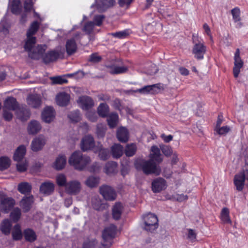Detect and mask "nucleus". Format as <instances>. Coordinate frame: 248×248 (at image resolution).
I'll list each match as a JSON object with an SVG mask.
<instances>
[{"label":"nucleus","instance_id":"f257e3e1","mask_svg":"<svg viewBox=\"0 0 248 248\" xmlns=\"http://www.w3.org/2000/svg\"><path fill=\"white\" fill-rule=\"evenodd\" d=\"M91 162V159L89 156L83 155L79 151L74 152L68 160L69 164L78 170H84Z\"/></svg>","mask_w":248,"mask_h":248},{"label":"nucleus","instance_id":"f03ea898","mask_svg":"<svg viewBox=\"0 0 248 248\" xmlns=\"http://www.w3.org/2000/svg\"><path fill=\"white\" fill-rule=\"evenodd\" d=\"M151 159L149 160L139 159L136 161L135 166L137 170H141L146 174L154 173L159 175L161 172V169Z\"/></svg>","mask_w":248,"mask_h":248},{"label":"nucleus","instance_id":"7ed1b4c3","mask_svg":"<svg viewBox=\"0 0 248 248\" xmlns=\"http://www.w3.org/2000/svg\"><path fill=\"white\" fill-rule=\"evenodd\" d=\"M116 231L117 228L114 225L111 224L106 227L102 232V241L99 248H110L113 243Z\"/></svg>","mask_w":248,"mask_h":248},{"label":"nucleus","instance_id":"20e7f679","mask_svg":"<svg viewBox=\"0 0 248 248\" xmlns=\"http://www.w3.org/2000/svg\"><path fill=\"white\" fill-rule=\"evenodd\" d=\"M192 40L194 45L193 47L192 52L194 57L198 60L203 59L204 55L206 52V46L203 44V41L200 39L197 35H193Z\"/></svg>","mask_w":248,"mask_h":248},{"label":"nucleus","instance_id":"39448f33","mask_svg":"<svg viewBox=\"0 0 248 248\" xmlns=\"http://www.w3.org/2000/svg\"><path fill=\"white\" fill-rule=\"evenodd\" d=\"M34 45L35 44H30L28 48H26L25 45H24V48L28 52L29 56L33 59L38 60L40 58L43 59V54L46 49V46L44 45H37L35 46Z\"/></svg>","mask_w":248,"mask_h":248},{"label":"nucleus","instance_id":"423d86ee","mask_svg":"<svg viewBox=\"0 0 248 248\" xmlns=\"http://www.w3.org/2000/svg\"><path fill=\"white\" fill-rule=\"evenodd\" d=\"M144 229L150 232L155 230L158 227V219L157 217L153 214L149 213L143 217Z\"/></svg>","mask_w":248,"mask_h":248},{"label":"nucleus","instance_id":"0eeeda50","mask_svg":"<svg viewBox=\"0 0 248 248\" xmlns=\"http://www.w3.org/2000/svg\"><path fill=\"white\" fill-rule=\"evenodd\" d=\"M246 179L248 180V165L245 166L243 171L234 176V183L237 190L241 191L243 189Z\"/></svg>","mask_w":248,"mask_h":248},{"label":"nucleus","instance_id":"6e6552de","mask_svg":"<svg viewBox=\"0 0 248 248\" xmlns=\"http://www.w3.org/2000/svg\"><path fill=\"white\" fill-rule=\"evenodd\" d=\"M39 27V23L37 21H34L31 25L27 32V39L25 41V47L28 48L30 44H35L36 38L33 36Z\"/></svg>","mask_w":248,"mask_h":248},{"label":"nucleus","instance_id":"1a4fd4ad","mask_svg":"<svg viewBox=\"0 0 248 248\" xmlns=\"http://www.w3.org/2000/svg\"><path fill=\"white\" fill-rule=\"evenodd\" d=\"M81 189V183L77 180H72L68 182L65 190L70 195H76L80 193Z\"/></svg>","mask_w":248,"mask_h":248},{"label":"nucleus","instance_id":"9d476101","mask_svg":"<svg viewBox=\"0 0 248 248\" xmlns=\"http://www.w3.org/2000/svg\"><path fill=\"white\" fill-rule=\"evenodd\" d=\"M100 193L104 198L107 201H114L116 198V193L114 189L110 186L103 185L99 188Z\"/></svg>","mask_w":248,"mask_h":248},{"label":"nucleus","instance_id":"9b49d317","mask_svg":"<svg viewBox=\"0 0 248 248\" xmlns=\"http://www.w3.org/2000/svg\"><path fill=\"white\" fill-rule=\"evenodd\" d=\"M46 141V138L43 135H39L34 138L31 144V150L33 152H38L42 150Z\"/></svg>","mask_w":248,"mask_h":248},{"label":"nucleus","instance_id":"f8f14e48","mask_svg":"<svg viewBox=\"0 0 248 248\" xmlns=\"http://www.w3.org/2000/svg\"><path fill=\"white\" fill-rule=\"evenodd\" d=\"M81 149L83 151H87L94 149L95 142L93 137L91 135L84 136L81 141Z\"/></svg>","mask_w":248,"mask_h":248},{"label":"nucleus","instance_id":"ddd939ff","mask_svg":"<svg viewBox=\"0 0 248 248\" xmlns=\"http://www.w3.org/2000/svg\"><path fill=\"white\" fill-rule=\"evenodd\" d=\"M80 33H78L75 35L74 38L68 39L65 45L66 50L68 55H72L74 53L77 49V45L75 39L78 40L79 38Z\"/></svg>","mask_w":248,"mask_h":248},{"label":"nucleus","instance_id":"4468645a","mask_svg":"<svg viewBox=\"0 0 248 248\" xmlns=\"http://www.w3.org/2000/svg\"><path fill=\"white\" fill-rule=\"evenodd\" d=\"M54 184L49 181L43 183L40 186V193L46 196L51 194L54 192Z\"/></svg>","mask_w":248,"mask_h":248},{"label":"nucleus","instance_id":"2eb2a0df","mask_svg":"<svg viewBox=\"0 0 248 248\" xmlns=\"http://www.w3.org/2000/svg\"><path fill=\"white\" fill-rule=\"evenodd\" d=\"M15 205V201L11 197L3 199L0 203V207L3 212L7 213Z\"/></svg>","mask_w":248,"mask_h":248},{"label":"nucleus","instance_id":"dca6fc26","mask_svg":"<svg viewBox=\"0 0 248 248\" xmlns=\"http://www.w3.org/2000/svg\"><path fill=\"white\" fill-rule=\"evenodd\" d=\"M159 90L158 84L145 86L140 89L135 91L136 93H139L142 94H155Z\"/></svg>","mask_w":248,"mask_h":248},{"label":"nucleus","instance_id":"f3484780","mask_svg":"<svg viewBox=\"0 0 248 248\" xmlns=\"http://www.w3.org/2000/svg\"><path fill=\"white\" fill-rule=\"evenodd\" d=\"M77 102L80 107L85 110H87L93 106V100L91 97L87 96L79 97Z\"/></svg>","mask_w":248,"mask_h":248},{"label":"nucleus","instance_id":"a211bd4d","mask_svg":"<svg viewBox=\"0 0 248 248\" xmlns=\"http://www.w3.org/2000/svg\"><path fill=\"white\" fill-rule=\"evenodd\" d=\"M70 99V95L64 92H60L56 96V102L60 106H65L68 105Z\"/></svg>","mask_w":248,"mask_h":248},{"label":"nucleus","instance_id":"6ab92c4d","mask_svg":"<svg viewBox=\"0 0 248 248\" xmlns=\"http://www.w3.org/2000/svg\"><path fill=\"white\" fill-rule=\"evenodd\" d=\"M55 111L53 108L47 107L44 108L42 113V120L46 123L51 122L54 118Z\"/></svg>","mask_w":248,"mask_h":248},{"label":"nucleus","instance_id":"aec40b11","mask_svg":"<svg viewBox=\"0 0 248 248\" xmlns=\"http://www.w3.org/2000/svg\"><path fill=\"white\" fill-rule=\"evenodd\" d=\"M166 181L163 178H157L152 182V190L154 192H159L166 187Z\"/></svg>","mask_w":248,"mask_h":248},{"label":"nucleus","instance_id":"412c9836","mask_svg":"<svg viewBox=\"0 0 248 248\" xmlns=\"http://www.w3.org/2000/svg\"><path fill=\"white\" fill-rule=\"evenodd\" d=\"M34 202L33 197L30 196L24 197L20 202V206L24 212H27L31 209Z\"/></svg>","mask_w":248,"mask_h":248},{"label":"nucleus","instance_id":"4be33fe9","mask_svg":"<svg viewBox=\"0 0 248 248\" xmlns=\"http://www.w3.org/2000/svg\"><path fill=\"white\" fill-rule=\"evenodd\" d=\"M12 227V221L8 218L4 219L0 224V231L3 234L8 235L11 232Z\"/></svg>","mask_w":248,"mask_h":248},{"label":"nucleus","instance_id":"5701e85b","mask_svg":"<svg viewBox=\"0 0 248 248\" xmlns=\"http://www.w3.org/2000/svg\"><path fill=\"white\" fill-rule=\"evenodd\" d=\"M42 128L40 123L36 120L31 121L28 124L27 130L29 134L34 135Z\"/></svg>","mask_w":248,"mask_h":248},{"label":"nucleus","instance_id":"b1692460","mask_svg":"<svg viewBox=\"0 0 248 248\" xmlns=\"http://www.w3.org/2000/svg\"><path fill=\"white\" fill-rule=\"evenodd\" d=\"M115 3L114 0H103L95 4H93L92 7L96 6L99 12L106 10L108 8L113 6Z\"/></svg>","mask_w":248,"mask_h":248},{"label":"nucleus","instance_id":"393cba45","mask_svg":"<svg viewBox=\"0 0 248 248\" xmlns=\"http://www.w3.org/2000/svg\"><path fill=\"white\" fill-rule=\"evenodd\" d=\"M28 104L33 108L39 107L41 104V98L36 94H31L29 95L27 98Z\"/></svg>","mask_w":248,"mask_h":248},{"label":"nucleus","instance_id":"a878e982","mask_svg":"<svg viewBox=\"0 0 248 248\" xmlns=\"http://www.w3.org/2000/svg\"><path fill=\"white\" fill-rule=\"evenodd\" d=\"M117 137L121 142H127L129 139V132L127 129L124 127L119 128L117 132Z\"/></svg>","mask_w":248,"mask_h":248},{"label":"nucleus","instance_id":"bb28decb","mask_svg":"<svg viewBox=\"0 0 248 248\" xmlns=\"http://www.w3.org/2000/svg\"><path fill=\"white\" fill-rule=\"evenodd\" d=\"M18 107V104L16 98L13 97H9L4 101L3 108L14 111Z\"/></svg>","mask_w":248,"mask_h":248},{"label":"nucleus","instance_id":"cd10ccee","mask_svg":"<svg viewBox=\"0 0 248 248\" xmlns=\"http://www.w3.org/2000/svg\"><path fill=\"white\" fill-rule=\"evenodd\" d=\"M66 163V157L64 155H60L53 164V167L57 170L63 169Z\"/></svg>","mask_w":248,"mask_h":248},{"label":"nucleus","instance_id":"c85d7f7f","mask_svg":"<svg viewBox=\"0 0 248 248\" xmlns=\"http://www.w3.org/2000/svg\"><path fill=\"white\" fill-rule=\"evenodd\" d=\"M124 210V207L120 202H116L113 206L112 215L113 218L118 220L120 218Z\"/></svg>","mask_w":248,"mask_h":248},{"label":"nucleus","instance_id":"c756f323","mask_svg":"<svg viewBox=\"0 0 248 248\" xmlns=\"http://www.w3.org/2000/svg\"><path fill=\"white\" fill-rule=\"evenodd\" d=\"M150 159L160 163L162 161L160 149L156 146H153L150 154Z\"/></svg>","mask_w":248,"mask_h":248},{"label":"nucleus","instance_id":"7c9ffc66","mask_svg":"<svg viewBox=\"0 0 248 248\" xmlns=\"http://www.w3.org/2000/svg\"><path fill=\"white\" fill-rule=\"evenodd\" d=\"M17 118L22 121H27L30 117L31 113L26 108H20L16 112Z\"/></svg>","mask_w":248,"mask_h":248},{"label":"nucleus","instance_id":"2f4dec72","mask_svg":"<svg viewBox=\"0 0 248 248\" xmlns=\"http://www.w3.org/2000/svg\"><path fill=\"white\" fill-rule=\"evenodd\" d=\"M60 56L58 51L52 50L46 53L43 57V61L45 63H48L57 60Z\"/></svg>","mask_w":248,"mask_h":248},{"label":"nucleus","instance_id":"473e14b6","mask_svg":"<svg viewBox=\"0 0 248 248\" xmlns=\"http://www.w3.org/2000/svg\"><path fill=\"white\" fill-rule=\"evenodd\" d=\"M26 153V147L24 145L19 146L14 154V159L17 162H20L23 158Z\"/></svg>","mask_w":248,"mask_h":248},{"label":"nucleus","instance_id":"72a5a7b5","mask_svg":"<svg viewBox=\"0 0 248 248\" xmlns=\"http://www.w3.org/2000/svg\"><path fill=\"white\" fill-rule=\"evenodd\" d=\"M231 13L233 19L236 23V27L237 28H240L242 27L243 24L240 22V11L239 8L235 7L232 9L231 11Z\"/></svg>","mask_w":248,"mask_h":248},{"label":"nucleus","instance_id":"f704fd0d","mask_svg":"<svg viewBox=\"0 0 248 248\" xmlns=\"http://www.w3.org/2000/svg\"><path fill=\"white\" fill-rule=\"evenodd\" d=\"M111 151L113 158H120L123 154V147L120 144H115L111 147Z\"/></svg>","mask_w":248,"mask_h":248},{"label":"nucleus","instance_id":"c9c22d12","mask_svg":"<svg viewBox=\"0 0 248 248\" xmlns=\"http://www.w3.org/2000/svg\"><path fill=\"white\" fill-rule=\"evenodd\" d=\"M94 152H98L99 158L103 160H107L109 156V150L108 149L103 148L102 145L94 148Z\"/></svg>","mask_w":248,"mask_h":248},{"label":"nucleus","instance_id":"e433bc0d","mask_svg":"<svg viewBox=\"0 0 248 248\" xmlns=\"http://www.w3.org/2000/svg\"><path fill=\"white\" fill-rule=\"evenodd\" d=\"M100 183V178L97 176H90L88 177L85 182V184L89 187L94 188L97 187Z\"/></svg>","mask_w":248,"mask_h":248},{"label":"nucleus","instance_id":"4c0bfd02","mask_svg":"<svg viewBox=\"0 0 248 248\" xmlns=\"http://www.w3.org/2000/svg\"><path fill=\"white\" fill-rule=\"evenodd\" d=\"M117 164L115 162H108L104 168V171L108 175L115 174L117 172Z\"/></svg>","mask_w":248,"mask_h":248},{"label":"nucleus","instance_id":"58836bf2","mask_svg":"<svg viewBox=\"0 0 248 248\" xmlns=\"http://www.w3.org/2000/svg\"><path fill=\"white\" fill-rule=\"evenodd\" d=\"M108 71L112 74H119L126 72L127 68L124 66L112 65L108 66Z\"/></svg>","mask_w":248,"mask_h":248},{"label":"nucleus","instance_id":"ea45409f","mask_svg":"<svg viewBox=\"0 0 248 248\" xmlns=\"http://www.w3.org/2000/svg\"><path fill=\"white\" fill-rule=\"evenodd\" d=\"M56 183L60 187H66L68 182L67 181V177L63 173H58L55 177Z\"/></svg>","mask_w":248,"mask_h":248},{"label":"nucleus","instance_id":"a19ab883","mask_svg":"<svg viewBox=\"0 0 248 248\" xmlns=\"http://www.w3.org/2000/svg\"><path fill=\"white\" fill-rule=\"evenodd\" d=\"M118 118V115L116 113H112L108 115L107 122L110 128H114L117 125Z\"/></svg>","mask_w":248,"mask_h":248},{"label":"nucleus","instance_id":"79ce46f5","mask_svg":"<svg viewBox=\"0 0 248 248\" xmlns=\"http://www.w3.org/2000/svg\"><path fill=\"white\" fill-rule=\"evenodd\" d=\"M92 204L93 208L96 210H102L105 208V205L102 203L100 199L98 196L92 198Z\"/></svg>","mask_w":248,"mask_h":248},{"label":"nucleus","instance_id":"37998d69","mask_svg":"<svg viewBox=\"0 0 248 248\" xmlns=\"http://www.w3.org/2000/svg\"><path fill=\"white\" fill-rule=\"evenodd\" d=\"M24 235L25 239L30 242L35 241L37 238L35 232L30 229H27L24 230Z\"/></svg>","mask_w":248,"mask_h":248},{"label":"nucleus","instance_id":"c03bdc74","mask_svg":"<svg viewBox=\"0 0 248 248\" xmlns=\"http://www.w3.org/2000/svg\"><path fill=\"white\" fill-rule=\"evenodd\" d=\"M12 236L14 240H20L22 237V233L20 225L19 224L15 225L12 231Z\"/></svg>","mask_w":248,"mask_h":248},{"label":"nucleus","instance_id":"a18cd8bd","mask_svg":"<svg viewBox=\"0 0 248 248\" xmlns=\"http://www.w3.org/2000/svg\"><path fill=\"white\" fill-rule=\"evenodd\" d=\"M21 215V210L19 208L16 207L13 209L10 213V217L12 221L17 222L20 219Z\"/></svg>","mask_w":248,"mask_h":248},{"label":"nucleus","instance_id":"49530a36","mask_svg":"<svg viewBox=\"0 0 248 248\" xmlns=\"http://www.w3.org/2000/svg\"><path fill=\"white\" fill-rule=\"evenodd\" d=\"M12 12L16 15L19 14L21 11V3L19 0H13L11 5Z\"/></svg>","mask_w":248,"mask_h":248},{"label":"nucleus","instance_id":"de8ad7c7","mask_svg":"<svg viewBox=\"0 0 248 248\" xmlns=\"http://www.w3.org/2000/svg\"><path fill=\"white\" fill-rule=\"evenodd\" d=\"M108 106L106 104L101 103L98 107V113L100 116L102 117H107L108 116Z\"/></svg>","mask_w":248,"mask_h":248},{"label":"nucleus","instance_id":"09e8293b","mask_svg":"<svg viewBox=\"0 0 248 248\" xmlns=\"http://www.w3.org/2000/svg\"><path fill=\"white\" fill-rule=\"evenodd\" d=\"M31 189V185L27 182L21 183L18 186V191L22 194H26L30 192Z\"/></svg>","mask_w":248,"mask_h":248},{"label":"nucleus","instance_id":"8fccbe9b","mask_svg":"<svg viewBox=\"0 0 248 248\" xmlns=\"http://www.w3.org/2000/svg\"><path fill=\"white\" fill-rule=\"evenodd\" d=\"M137 147L135 144H127L125 149V154L127 156H132L136 153Z\"/></svg>","mask_w":248,"mask_h":248},{"label":"nucleus","instance_id":"3c124183","mask_svg":"<svg viewBox=\"0 0 248 248\" xmlns=\"http://www.w3.org/2000/svg\"><path fill=\"white\" fill-rule=\"evenodd\" d=\"M221 219L224 223H231L229 217V211L227 208H223L221 211L220 215Z\"/></svg>","mask_w":248,"mask_h":248},{"label":"nucleus","instance_id":"603ef678","mask_svg":"<svg viewBox=\"0 0 248 248\" xmlns=\"http://www.w3.org/2000/svg\"><path fill=\"white\" fill-rule=\"evenodd\" d=\"M10 165V160L7 157L0 158V170H3L7 169Z\"/></svg>","mask_w":248,"mask_h":248},{"label":"nucleus","instance_id":"864d4df0","mask_svg":"<svg viewBox=\"0 0 248 248\" xmlns=\"http://www.w3.org/2000/svg\"><path fill=\"white\" fill-rule=\"evenodd\" d=\"M68 116L70 120L74 122H78L80 120V114L78 110L71 112Z\"/></svg>","mask_w":248,"mask_h":248},{"label":"nucleus","instance_id":"5fc2aeb1","mask_svg":"<svg viewBox=\"0 0 248 248\" xmlns=\"http://www.w3.org/2000/svg\"><path fill=\"white\" fill-rule=\"evenodd\" d=\"M51 79L53 83L55 84H62L68 82L65 76L52 77Z\"/></svg>","mask_w":248,"mask_h":248},{"label":"nucleus","instance_id":"6e6d98bb","mask_svg":"<svg viewBox=\"0 0 248 248\" xmlns=\"http://www.w3.org/2000/svg\"><path fill=\"white\" fill-rule=\"evenodd\" d=\"M106 126L102 124H98L97 125L96 134L98 138H103L105 136Z\"/></svg>","mask_w":248,"mask_h":248},{"label":"nucleus","instance_id":"4d7b16f0","mask_svg":"<svg viewBox=\"0 0 248 248\" xmlns=\"http://www.w3.org/2000/svg\"><path fill=\"white\" fill-rule=\"evenodd\" d=\"M129 34V31L128 30H124L118 32L111 33L110 35L113 36L114 37L117 38L119 39H123L127 37Z\"/></svg>","mask_w":248,"mask_h":248},{"label":"nucleus","instance_id":"13d9d810","mask_svg":"<svg viewBox=\"0 0 248 248\" xmlns=\"http://www.w3.org/2000/svg\"><path fill=\"white\" fill-rule=\"evenodd\" d=\"M96 244L97 242L95 239H88L84 242L83 248H95Z\"/></svg>","mask_w":248,"mask_h":248},{"label":"nucleus","instance_id":"bf43d9fd","mask_svg":"<svg viewBox=\"0 0 248 248\" xmlns=\"http://www.w3.org/2000/svg\"><path fill=\"white\" fill-rule=\"evenodd\" d=\"M230 130V128L228 126L220 127H216L215 131L219 135H224L227 134Z\"/></svg>","mask_w":248,"mask_h":248},{"label":"nucleus","instance_id":"052dcab7","mask_svg":"<svg viewBox=\"0 0 248 248\" xmlns=\"http://www.w3.org/2000/svg\"><path fill=\"white\" fill-rule=\"evenodd\" d=\"M187 239L191 242H193L196 240V233L195 231L191 229H187Z\"/></svg>","mask_w":248,"mask_h":248},{"label":"nucleus","instance_id":"680f3d73","mask_svg":"<svg viewBox=\"0 0 248 248\" xmlns=\"http://www.w3.org/2000/svg\"><path fill=\"white\" fill-rule=\"evenodd\" d=\"M243 63L234 64L233 74L235 78H237L240 72V69L243 67Z\"/></svg>","mask_w":248,"mask_h":248},{"label":"nucleus","instance_id":"e2e57ef3","mask_svg":"<svg viewBox=\"0 0 248 248\" xmlns=\"http://www.w3.org/2000/svg\"><path fill=\"white\" fill-rule=\"evenodd\" d=\"M160 148L164 155L167 156H170L173 153L171 148L170 146L163 145L160 147Z\"/></svg>","mask_w":248,"mask_h":248},{"label":"nucleus","instance_id":"0e129e2a","mask_svg":"<svg viewBox=\"0 0 248 248\" xmlns=\"http://www.w3.org/2000/svg\"><path fill=\"white\" fill-rule=\"evenodd\" d=\"M28 167V163L25 160L23 162H18L16 164L17 170L19 172H24L26 170Z\"/></svg>","mask_w":248,"mask_h":248},{"label":"nucleus","instance_id":"69168bd1","mask_svg":"<svg viewBox=\"0 0 248 248\" xmlns=\"http://www.w3.org/2000/svg\"><path fill=\"white\" fill-rule=\"evenodd\" d=\"M11 110L7 109V108H3V116L5 120L6 121H10L13 118V114L11 112Z\"/></svg>","mask_w":248,"mask_h":248},{"label":"nucleus","instance_id":"338daca9","mask_svg":"<svg viewBox=\"0 0 248 248\" xmlns=\"http://www.w3.org/2000/svg\"><path fill=\"white\" fill-rule=\"evenodd\" d=\"M234 64H244V62L240 57V50L239 48H237L236 50L234 56Z\"/></svg>","mask_w":248,"mask_h":248},{"label":"nucleus","instance_id":"774afa93","mask_svg":"<svg viewBox=\"0 0 248 248\" xmlns=\"http://www.w3.org/2000/svg\"><path fill=\"white\" fill-rule=\"evenodd\" d=\"M35 0H26L24 2V9L26 11H31L33 7Z\"/></svg>","mask_w":248,"mask_h":248}]
</instances>
